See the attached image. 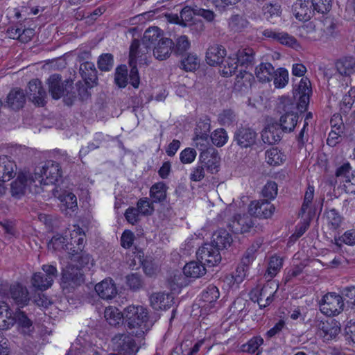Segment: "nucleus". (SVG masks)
Returning <instances> with one entry per match:
<instances>
[{"mask_svg": "<svg viewBox=\"0 0 355 355\" xmlns=\"http://www.w3.org/2000/svg\"><path fill=\"white\" fill-rule=\"evenodd\" d=\"M297 92L299 101L296 104L295 101L290 97L282 96L280 98L279 108L284 112L283 114H297V110L304 112L306 110L310 96L312 93L311 82L307 78H302L299 83Z\"/></svg>", "mask_w": 355, "mask_h": 355, "instance_id": "obj_1", "label": "nucleus"}, {"mask_svg": "<svg viewBox=\"0 0 355 355\" xmlns=\"http://www.w3.org/2000/svg\"><path fill=\"white\" fill-rule=\"evenodd\" d=\"M148 311L141 306H128L124 309V320L130 334L141 338L148 330Z\"/></svg>", "mask_w": 355, "mask_h": 355, "instance_id": "obj_2", "label": "nucleus"}, {"mask_svg": "<svg viewBox=\"0 0 355 355\" xmlns=\"http://www.w3.org/2000/svg\"><path fill=\"white\" fill-rule=\"evenodd\" d=\"M62 169L60 164L53 160L46 162L42 166H38L34 171V179L36 183L42 187L51 184L54 186L62 178Z\"/></svg>", "mask_w": 355, "mask_h": 355, "instance_id": "obj_3", "label": "nucleus"}, {"mask_svg": "<svg viewBox=\"0 0 355 355\" xmlns=\"http://www.w3.org/2000/svg\"><path fill=\"white\" fill-rule=\"evenodd\" d=\"M10 189L12 196L17 198L24 196L27 190L36 194L44 191L43 187L36 183L33 175L27 171H21L18 173L16 180L11 184Z\"/></svg>", "mask_w": 355, "mask_h": 355, "instance_id": "obj_4", "label": "nucleus"}, {"mask_svg": "<svg viewBox=\"0 0 355 355\" xmlns=\"http://www.w3.org/2000/svg\"><path fill=\"white\" fill-rule=\"evenodd\" d=\"M42 269V272L33 275L31 284L36 290L44 291L52 286L55 278L58 277V270L54 266L50 264L43 265Z\"/></svg>", "mask_w": 355, "mask_h": 355, "instance_id": "obj_5", "label": "nucleus"}, {"mask_svg": "<svg viewBox=\"0 0 355 355\" xmlns=\"http://www.w3.org/2000/svg\"><path fill=\"white\" fill-rule=\"evenodd\" d=\"M344 307L343 297L335 293L326 294L320 302V309L322 313L328 316L339 314Z\"/></svg>", "mask_w": 355, "mask_h": 355, "instance_id": "obj_6", "label": "nucleus"}, {"mask_svg": "<svg viewBox=\"0 0 355 355\" xmlns=\"http://www.w3.org/2000/svg\"><path fill=\"white\" fill-rule=\"evenodd\" d=\"M132 336L130 333L115 335L112 340L114 347L123 355H135L139 350V346Z\"/></svg>", "mask_w": 355, "mask_h": 355, "instance_id": "obj_7", "label": "nucleus"}, {"mask_svg": "<svg viewBox=\"0 0 355 355\" xmlns=\"http://www.w3.org/2000/svg\"><path fill=\"white\" fill-rule=\"evenodd\" d=\"M85 281L82 269L77 265L69 263L62 272V288H75L81 285Z\"/></svg>", "mask_w": 355, "mask_h": 355, "instance_id": "obj_8", "label": "nucleus"}, {"mask_svg": "<svg viewBox=\"0 0 355 355\" xmlns=\"http://www.w3.org/2000/svg\"><path fill=\"white\" fill-rule=\"evenodd\" d=\"M257 133L255 130L248 126L241 125L238 127L234 132L233 141L241 148H252L257 141Z\"/></svg>", "mask_w": 355, "mask_h": 355, "instance_id": "obj_9", "label": "nucleus"}, {"mask_svg": "<svg viewBox=\"0 0 355 355\" xmlns=\"http://www.w3.org/2000/svg\"><path fill=\"white\" fill-rule=\"evenodd\" d=\"M219 250L210 243H205L196 252L198 260L209 267L214 266L221 261Z\"/></svg>", "mask_w": 355, "mask_h": 355, "instance_id": "obj_10", "label": "nucleus"}, {"mask_svg": "<svg viewBox=\"0 0 355 355\" xmlns=\"http://www.w3.org/2000/svg\"><path fill=\"white\" fill-rule=\"evenodd\" d=\"M160 38H163L162 31L156 26L150 27L146 30L142 38V47H139V55L141 58L144 55V58L141 60H146V54L148 53L159 42Z\"/></svg>", "mask_w": 355, "mask_h": 355, "instance_id": "obj_11", "label": "nucleus"}, {"mask_svg": "<svg viewBox=\"0 0 355 355\" xmlns=\"http://www.w3.org/2000/svg\"><path fill=\"white\" fill-rule=\"evenodd\" d=\"M139 41L138 40H134L130 45V59L129 62L131 66L130 71V83L135 87L138 88L140 83V78L138 72V69L135 65L137 59L140 58L139 55Z\"/></svg>", "mask_w": 355, "mask_h": 355, "instance_id": "obj_12", "label": "nucleus"}, {"mask_svg": "<svg viewBox=\"0 0 355 355\" xmlns=\"http://www.w3.org/2000/svg\"><path fill=\"white\" fill-rule=\"evenodd\" d=\"M200 164L211 174L218 171L220 157L217 150L208 148L202 152L200 155Z\"/></svg>", "mask_w": 355, "mask_h": 355, "instance_id": "obj_13", "label": "nucleus"}, {"mask_svg": "<svg viewBox=\"0 0 355 355\" xmlns=\"http://www.w3.org/2000/svg\"><path fill=\"white\" fill-rule=\"evenodd\" d=\"M275 210V206L268 200H262L252 202L250 204L248 212L256 217L268 218L272 216Z\"/></svg>", "mask_w": 355, "mask_h": 355, "instance_id": "obj_14", "label": "nucleus"}, {"mask_svg": "<svg viewBox=\"0 0 355 355\" xmlns=\"http://www.w3.org/2000/svg\"><path fill=\"white\" fill-rule=\"evenodd\" d=\"M49 90L54 99H59L64 92L67 91V85L71 84V81L62 82V76L59 74H53L48 79Z\"/></svg>", "mask_w": 355, "mask_h": 355, "instance_id": "obj_15", "label": "nucleus"}, {"mask_svg": "<svg viewBox=\"0 0 355 355\" xmlns=\"http://www.w3.org/2000/svg\"><path fill=\"white\" fill-rule=\"evenodd\" d=\"M292 10L295 18L302 21L311 19L315 12L309 0H297L293 5Z\"/></svg>", "mask_w": 355, "mask_h": 355, "instance_id": "obj_16", "label": "nucleus"}, {"mask_svg": "<svg viewBox=\"0 0 355 355\" xmlns=\"http://www.w3.org/2000/svg\"><path fill=\"white\" fill-rule=\"evenodd\" d=\"M27 95L35 104L41 106L44 105L46 94L38 79H33L28 83Z\"/></svg>", "mask_w": 355, "mask_h": 355, "instance_id": "obj_17", "label": "nucleus"}, {"mask_svg": "<svg viewBox=\"0 0 355 355\" xmlns=\"http://www.w3.org/2000/svg\"><path fill=\"white\" fill-rule=\"evenodd\" d=\"M254 226L251 217L246 215H236L229 223L230 230L235 234H243L248 232Z\"/></svg>", "mask_w": 355, "mask_h": 355, "instance_id": "obj_18", "label": "nucleus"}, {"mask_svg": "<svg viewBox=\"0 0 355 355\" xmlns=\"http://www.w3.org/2000/svg\"><path fill=\"white\" fill-rule=\"evenodd\" d=\"M317 327L320 335L327 340L335 338L340 332V324L334 319L320 321Z\"/></svg>", "mask_w": 355, "mask_h": 355, "instance_id": "obj_19", "label": "nucleus"}, {"mask_svg": "<svg viewBox=\"0 0 355 355\" xmlns=\"http://www.w3.org/2000/svg\"><path fill=\"white\" fill-rule=\"evenodd\" d=\"M98 295L103 300H111L116 297L118 290L112 279H105L95 286Z\"/></svg>", "mask_w": 355, "mask_h": 355, "instance_id": "obj_20", "label": "nucleus"}, {"mask_svg": "<svg viewBox=\"0 0 355 355\" xmlns=\"http://www.w3.org/2000/svg\"><path fill=\"white\" fill-rule=\"evenodd\" d=\"M10 296L14 302L21 307L27 305L31 299L27 288L20 284L10 286Z\"/></svg>", "mask_w": 355, "mask_h": 355, "instance_id": "obj_21", "label": "nucleus"}, {"mask_svg": "<svg viewBox=\"0 0 355 355\" xmlns=\"http://www.w3.org/2000/svg\"><path fill=\"white\" fill-rule=\"evenodd\" d=\"M17 166L13 160L6 155L0 156V181H9L16 175Z\"/></svg>", "mask_w": 355, "mask_h": 355, "instance_id": "obj_22", "label": "nucleus"}, {"mask_svg": "<svg viewBox=\"0 0 355 355\" xmlns=\"http://www.w3.org/2000/svg\"><path fill=\"white\" fill-rule=\"evenodd\" d=\"M263 35L290 47L293 48L298 46L297 40L293 36L286 32H279L272 29H266L263 32Z\"/></svg>", "mask_w": 355, "mask_h": 355, "instance_id": "obj_23", "label": "nucleus"}, {"mask_svg": "<svg viewBox=\"0 0 355 355\" xmlns=\"http://www.w3.org/2000/svg\"><path fill=\"white\" fill-rule=\"evenodd\" d=\"M226 55L225 49L218 44L211 46L206 53V61L211 66L220 65Z\"/></svg>", "mask_w": 355, "mask_h": 355, "instance_id": "obj_24", "label": "nucleus"}, {"mask_svg": "<svg viewBox=\"0 0 355 355\" xmlns=\"http://www.w3.org/2000/svg\"><path fill=\"white\" fill-rule=\"evenodd\" d=\"M173 45L172 40L167 37L160 38L157 44L152 49L154 56L160 60H166L173 51Z\"/></svg>", "mask_w": 355, "mask_h": 355, "instance_id": "obj_25", "label": "nucleus"}, {"mask_svg": "<svg viewBox=\"0 0 355 355\" xmlns=\"http://www.w3.org/2000/svg\"><path fill=\"white\" fill-rule=\"evenodd\" d=\"M26 102V94L23 89L15 88L10 91L6 98L8 106L15 110L22 108Z\"/></svg>", "mask_w": 355, "mask_h": 355, "instance_id": "obj_26", "label": "nucleus"}, {"mask_svg": "<svg viewBox=\"0 0 355 355\" xmlns=\"http://www.w3.org/2000/svg\"><path fill=\"white\" fill-rule=\"evenodd\" d=\"M337 72L343 77L350 78L355 73V58L344 57L336 62Z\"/></svg>", "mask_w": 355, "mask_h": 355, "instance_id": "obj_27", "label": "nucleus"}, {"mask_svg": "<svg viewBox=\"0 0 355 355\" xmlns=\"http://www.w3.org/2000/svg\"><path fill=\"white\" fill-rule=\"evenodd\" d=\"M232 242V238L229 232L225 229H219L214 232L210 244L220 250L230 246Z\"/></svg>", "mask_w": 355, "mask_h": 355, "instance_id": "obj_28", "label": "nucleus"}, {"mask_svg": "<svg viewBox=\"0 0 355 355\" xmlns=\"http://www.w3.org/2000/svg\"><path fill=\"white\" fill-rule=\"evenodd\" d=\"M79 71L84 80L89 84V87H94L97 84L96 70L94 63L91 62H83L80 65Z\"/></svg>", "mask_w": 355, "mask_h": 355, "instance_id": "obj_29", "label": "nucleus"}, {"mask_svg": "<svg viewBox=\"0 0 355 355\" xmlns=\"http://www.w3.org/2000/svg\"><path fill=\"white\" fill-rule=\"evenodd\" d=\"M220 293L218 288L214 285L208 286L202 293L201 299L204 302L202 309H210L219 297Z\"/></svg>", "mask_w": 355, "mask_h": 355, "instance_id": "obj_30", "label": "nucleus"}, {"mask_svg": "<svg viewBox=\"0 0 355 355\" xmlns=\"http://www.w3.org/2000/svg\"><path fill=\"white\" fill-rule=\"evenodd\" d=\"M173 297L168 294L155 293L150 295V302L153 308L155 310L168 309L171 306Z\"/></svg>", "mask_w": 355, "mask_h": 355, "instance_id": "obj_31", "label": "nucleus"}, {"mask_svg": "<svg viewBox=\"0 0 355 355\" xmlns=\"http://www.w3.org/2000/svg\"><path fill=\"white\" fill-rule=\"evenodd\" d=\"M183 272L185 276L196 279L203 276L206 273V268L202 262L193 261L184 266Z\"/></svg>", "mask_w": 355, "mask_h": 355, "instance_id": "obj_32", "label": "nucleus"}, {"mask_svg": "<svg viewBox=\"0 0 355 355\" xmlns=\"http://www.w3.org/2000/svg\"><path fill=\"white\" fill-rule=\"evenodd\" d=\"M277 123L265 128L261 133V138L265 144L272 145L281 140V132Z\"/></svg>", "mask_w": 355, "mask_h": 355, "instance_id": "obj_33", "label": "nucleus"}, {"mask_svg": "<svg viewBox=\"0 0 355 355\" xmlns=\"http://www.w3.org/2000/svg\"><path fill=\"white\" fill-rule=\"evenodd\" d=\"M275 68L269 62H262L255 68L256 77L260 82L267 83L272 80Z\"/></svg>", "mask_w": 355, "mask_h": 355, "instance_id": "obj_34", "label": "nucleus"}, {"mask_svg": "<svg viewBox=\"0 0 355 355\" xmlns=\"http://www.w3.org/2000/svg\"><path fill=\"white\" fill-rule=\"evenodd\" d=\"M313 196L314 187L312 186H309L304 194V202L299 213V216L302 218H303L306 214H307V219H311V218L313 216L315 212L311 207V205L313 199Z\"/></svg>", "mask_w": 355, "mask_h": 355, "instance_id": "obj_35", "label": "nucleus"}, {"mask_svg": "<svg viewBox=\"0 0 355 355\" xmlns=\"http://www.w3.org/2000/svg\"><path fill=\"white\" fill-rule=\"evenodd\" d=\"M254 51L252 48L239 49L236 54L237 62L241 67H252L254 63Z\"/></svg>", "mask_w": 355, "mask_h": 355, "instance_id": "obj_36", "label": "nucleus"}, {"mask_svg": "<svg viewBox=\"0 0 355 355\" xmlns=\"http://www.w3.org/2000/svg\"><path fill=\"white\" fill-rule=\"evenodd\" d=\"M104 317L110 325L116 326L124 320V311L122 313L116 307L109 306L105 310Z\"/></svg>", "mask_w": 355, "mask_h": 355, "instance_id": "obj_37", "label": "nucleus"}, {"mask_svg": "<svg viewBox=\"0 0 355 355\" xmlns=\"http://www.w3.org/2000/svg\"><path fill=\"white\" fill-rule=\"evenodd\" d=\"M263 344V339L261 336H254L250 339L246 343L241 346L240 350L242 352L254 354L257 352L256 355H259L261 350L260 347Z\"/></svg>", "mask_w": 355, "mask_h": 355, "instance_id": "obj_38", "label": "nucleus"}, {"mask_svg": "<svg viewBox=\"0 0 355 355\" xmlns=\"http://www.w3.org/2000/svg\"><path fill=\"white\" fill-rule=\"evenodd\" d=\"M298 114H282L279 119V123L282 131L284 132H291L294 130L297 121Z\"/></svg>", "mask_w": 355, "mask_h": 355, "instance_id": "obj_39", "label": "nucleus"}, {"mask_svg": "<svg viewBox=\"0 0 355 355\" xmlns=\"http://www.w3.org/2000/svg\"><path fill=\"white\" fill-rule=\"evenodd\" d=\"M284 260L278 256H272L270 258L267 270L264 274L266 278L272 279L280 271L283 266Z\"/></svg>", "mask_w": 355, "mask_h": 355, "instance_id": "obj_40", "label": "nucleus"}, {"mask_svg": "<svg viewBox=\"0 0 355 355\" xmlns=\"http://www.w3.org/2000/svg\"><path fill=\"white\" fill-rule=\"evenodd\" d=\"M167 187L164 182L153 184L150 190V196L154 202H162L166 198Z\"/></svg>", "mask_w": 355, "mask_h": 355, "instance_id": "obj_41", "label": "nucleus"}, {"mask_svg": "<svg viewBox=\"0 0 355 355\" xmlns=\"http://www.w3.org/2000/svg\"><path fill=\"white\" fill-rule=\"evenodd\" d=\"M70 246L68 239L60 234L53 236L49 243V248L52 247L55 250H64L69 253L71 252Z\"/></svg>", "mask_w": 355, "mask_h": 355, "instance_id": "obj_42", "label": "nucleus"}, {"mask_svg": "<svg viewBox=\"0 0 355 355\" xmlns=\"http://www.w3.org/2000/svg\"><path fill=\"white\" fill-rule=\"evenodd\" d=\"M324 214L330 229L337 230L340 226L343 217L336 209L327 210Z\"/></svg>", "mask_w": 355, "mask_h": 355, "instance_id": "obj_43", "label": "nucleus"}, {"mask_svg": "<svg viewBox=\"0 0 355 355\" xmlns=\"http://www.w3.org/2000/svg\"><path fill=\"white\" fill-rule=\"evenodd\" d=\"M288 72L286 69L279 68L275 70L272 80L276 88H284L288 84Z\"/></svg>", "mask_w": 355, "mask_h": 355, "instance_id": "obj_44", "label": "nucleus"}, {"mask_svg": "<svg viewBox=\"0 0 355 355\" xmlns=\"http://www.w3.org/2000/svg\"><path fill=\"white\" fill-rule=\"evenodd\" d=\"M284 155L277 148H272L266 152V162L271 166L282 164L284 159Z\"/></svg>", "mask_w": 355, "mask_h": 355, "instance_id": "obj_45", "label": "nucleus"}, {"mask_svg": "<svg viewBox=\"0 0 355 355\" xmlns=\"http://www.w3.org/2000/svg\"><path fill=\"white\" fill-rule=\"evenodd\" d=\"M355 102V90L351 89L347 94L343 96L340 103V110L343 113L347 114L351 110L352 105Z\"/></svg>", "mask_w": 355, "mask_h": 355, "instance_id": "obj_46", "label": "nucleus"}, {"mask_svg": "<svg viewBox=\"0 0 355 355\" xmlns=\"http://www.w3.org/2000/svg\"><path fill=\"white\" fill-rule=\"evenodd\" d=\"M71 261L77 262L79 264V268H87L90 269L94 265V259L92 257L85 252L81 251L76 256L71 255Z\"/></svg>", "mask_w": 355, "mask_h": 355, "instance_id": "obj_47", "label": "nucleus"}, {"mask_svg": "<svg viewBox=\"0 0 355 355\" xmlns=\"http://www.w3.org/2000/svg\"><path fill=\"white\" fill-rule=\"evenodd\" d=\"M229 27L234 31H241L248 26L247 19L239 15H232L228 21Z\"/></svg>", "mask_w": 355, "mask_h": 355, "instance_id": "obj_48", "label": "nucleus"}, {"mask_svg": "<svg viewBox=\"0 0 355 355\" xmlns=\"http://www.w3.org/2000/svg\"><path fill=\"white\" fill-rule=\"evenodd\" d=\"M114 83L120 88H123L127 85L128 70L125 65H121L116 69Z\"/></svg>", "mask_w": 355, "mask_h": 355, "instance_id": "obj_49", "label": "nucleus"}, {"mask_svg": "<svg viewBox=\"0 0 355 355\" xmlns=\"http://www.w3.org/2000/svg\"><path fill=\"white\" fill-rule=\"evenodd\" d=\"M12 318V313L8 304L4 302H0V326L8 327Z\"/></svg>", "mask_w": 355, "mask_h": 355, "instance_id": "obj_50", "label": "nucleus"}, {"mask_svg": "<svg viewBox=\"0 0 355 355\" xmlns=\"http://www.w3.org/2000/svg\"><path fill=\"white\" fill-rule=\"evenodd\" d=\"M211 139L215 146L221 147L227 143L228 135L225 129L218 128L212 132Z\"/></svg>", "mask_w": 355, "mask_h": 355, "instance_id": "obj_51", "label": "nucleus"}, {"mask_svg": "<svg viewBox=\"0 0 355 355\" xmlns=\"http://www.w3.org/2000/svg\"><path fill=\"white\" fill-rule=\"evenodd\" d=\"M190 47V42L186 35H181L177 38L175 45H173V51L177 55H182Z\"/></svg>", "mask_w": 355, "mask_h": 355, "instance_id": "obj_52", "label": "nucleus"}, {"mask_svg": "<svg viewBox=\"0 0 355 355\" xmlns=\"http://www.w3.org/2000/svg\"><path fill=\"white\" fill-rule=\"evenodd\" d=\"M199 65V60L196 55L189 53L186 58L182 60L181 67L187 71L196 70Z\"/></svg>", "mask_w": 355, "mask_h": 355, "instance_id": "obj_53", "label": "nucleus"}, {"mask_svg": "<svg viewBox=\"0 0 355 355\" xmlns=\"http://www.w3.org/2000/svg\"><path fill=\"white\" fill-rule=\"evenodd\" d=\"M239 62H237L236 58H232L228 57L227 59L224 58V61L223 64L220 65H223V69L222 70V73L225 76H232L238 67Z\"/></svg>", "mask_w": 355, "mask_h": 355, "instance_id": "obj_54", "label": "nucleus"}, {"mask_svg": "<svg viewBox=\"0 0 355 355\" xmlns=\"http://www.w3.org/2000/svg\"><path fill=\"white\" fill-rule=\"evenodd\" d=\"M114 64L113 55L110 53L102 54L98 60V67L101 71H109Z\"/></svg>", "mask_w": 355, "mask_h": 355, "instance_id": "obj_55", "label": "nucleus"}, {"mask_svg": "<svg viewBox=\"0 0 355 355\" xmlns=\"http://www.w3.org/2000/svg\"><path fill=\"white\" fill-rule=\"evenodd\" d=\"M311 4L315 12L327 13L331 8V0H311Z\"/></svg>", "mask_w": 355, "mask_h": 355, "instance_id": "obj_56", "label": "nucleus"}, {"mask_svg": "<svg viewBox=\"0 0 355 355\" xmlns=\"http://www.w3.org/2000/svg\"><path fill=\"white\" fill-rule=\"evenodd\" d=\"M137 208L144 216H150L154 211L153 203L147 198L139 199L137 203Z\"/></svg>", "mask_w": 355, "mask_h": 355, "instance_id": "obj_57", "label": "nucleus"}, {"mask_svg": "<svg viewBox=\"0 0 355 355\" xmlns=\"http://www.w3.org/2000/svg\"><path fill=\"white\" fill-rule=\"evenodd\" d=\"M58 198L67 209L73 210L74 208L77 207L76 196L71 192L65 191L63 194L60 195Z\"/></svg>", "mask_w": 355, "mask_h": 355, "instance_id": "obj_58", "label": "nucleus"}, {"mask_svg": "<svg viewBox=\"0 0 355 355\" xmlns=\"http://www.w3.org/2000/svg\"><path fill=\"white\" fill-rule=\"evenodd\" d=\"M277 184L275 182H268L262 189V196L267 200H273L277 195Z\"/></svg>", "mask_w": 355, "mask_h": 355, "instance_id": "obj_59", "label": "nucleus"}, {"mask_svg": "<svg viewBox=\"0 0 355 355\" xmlns=\"http://www.w3.org/2000/svg\"><path fill=\"white\" fill-rule=\"evenodd\" d=\"M218 121L223 125H230L236 121V115L232 110H224L218 114Z\"/></svg>", "mask_w": 355, "mask_h": 355, "instance_id": "obj_60", "label": "nucleus"}, {"mask_svg": "<svg viewBox=\"0 0 355 355\" xmlns=\"http://www.w3.org/2000/svg\"><path fill=\"white\" fill-rule=\"evenodd\" d=\"M197 155V152L194 148H186L180 153V160L184 164L192 163Z\"/></svg>", "mask_w": 355, "mask_h": 355, "instance_id": "obj_61", "label": "nucleus"}, {"mask_svg": "<svg viewBox=\"0 0 355 355\" xmlns=\"http://www.w3.org/2000/svg\"><path fill=\"white\" fill-rule=\"evenodd\" d=\"M352 173V166L348 162H345L337 167L335 175L337 178L343 181V180L347 178Z\"/></svg>", "mask_w": 355, "mask_h": 355, "instance_id": "obj_62", "label": "nucleus"}, {"mask_svg": "<svg viewBox=\"0 0 355 355\" xmlns=\"http://www.w3.org/2000/svg\"><path fill=\"white\" fill-rule=\"evenodd\" d=\"M140 214L141 213L137 207H130L125 210L124 216L129 223L131 225H135L140 220Z\"/></svg>", "mask_w": 355, "mask_h": 355, "instance_id": "obj_63", "label": "nucleus"}, {"mask_svg": "<svg viewBox=\"0 0 355 355\" xmlns=\"http://www.w3.org/2000/svg\"><path fill=\"white\" fill-rule=\"evenodd\" d=\"M257 251V248L255 246H252L249 248L245 252L242 259H241V266L249 268V266L252 263L255 258V252Z\"/></svg>", "mask_w": 355, "mask_h": 355, "instance_id": "obj_64", "label": "nucleus"}]
</instances>
